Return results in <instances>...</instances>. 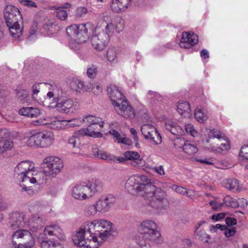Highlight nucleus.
I'll return each instance as SVG.
<instances>
[{
  "mask_svg": "<svg viewBox=\"0 0 248 248\" xmlns=\"http://www.w3.org/2000/svg\"><path fill=\"white\" fill-rule=\"evenodd\" d=\"M30 118H35L41 114L40 110L36 108L30 107Z\"/></svg>",
  "mask_w": 248,
  "mask_h": 248,
  "instance_id": "052dcab7",
  "label": "nucleus"
},
{
  "mask_svg": "<svg viewBox=\"0 0 248 248\" xmlns=\"http://www.w3.org/2000/svg\"><path fill=\"white\" fill-rule=\"evenodd\" d=\"M56 25L52 22L46 21L43 26L44 30L47 34H53L56 31Z\"/></svg>",
  "mask_w": 248,
  "mask_h": 248,
  "instance_id": "37998d69",
  "label": "nucleus"
},
{
  "mask_svg": "<svg viewBox=\"0 0 248 248\" xmlns=\"http://www.w3.org/2000/svg\"><path fill=\"white\" fill-rule=\"evenodd\" d=\"M54 139V135L52 132H40L29 137L26 144L28 146L46 148L53 143Z\"/></svg>",
  "mask_w": 248,
  "mask_h": 248,
  "instance_id": "0eeeda50",
  "label": "nucleus"
},
{
  "mask_svg": "<svg viewBox=\"0 0 248 248\" xmlns=\"http://www.w3.org/2000/svg\"><path fill=\"white\" fill-rule=\"evenodd\" d=\"M46 95L50 102L55 103L54 107L61 113H73L78 108L77 102L72 99L60 96L55 92L49 91Z\"/></svg>",
  "mask_w": 248,
  "mask_h": 248,
  "instance_id": "39448f33",
  "label": "nucleus"
},
{
  "mask_svg": "<svg viewBox=\"0 0 248 248\" xmlns=\"http://www.w3.org/2000/svg\"><path fill=\"white\" fill-rule=\"evenodd\" d=\"M25 215L23 213L15 212L10 216V225L13 229L24 227L26 222L24 221Z\"/></svg>",
  "mask_w": 248,
  "mask_h": 248,
  "instance_id": "6ab92c4d",
  "label": "nucleus"
},
{
  "mask_svg": "<svg viewBox=\"0 0 248 248\" xmlns=\"http://www.w3.org/2000/svg\"><path fill=\"white\" fill-rule=\"evenodd\" d=\"M117 50L114 47L109 48L107 52V58L109 62H114L117 58Z\"/></svg>",
  "mask_w": 248,
  "mask_h": 248,
  "instance_id": "49530a36",
  "label": "nucleus"
},
{
  "mask_svg": "<svg viewBox=\"0 0 248 248\" xmlns=\"http://www.w3.org/2000/svg\"><path fill=\"white\" fill-rule=\"evenodd\" d=\"M115 202V198L112 195H107L101 197L95 202L98 213L108 212Z\"/></svg>",
  "mask_w": 248,
  "mask_h": 248,
  "instance_id": "ddd939ff",
  "label": "nucleus"
},
{
  "mask_svg": "<svg viewBox=\"0 0 248 248\" xmlns=\"http://www.w3.org/2000/svg\"><path fill=\"white\" fill-rule=\"evenodd\" d=\"M104 20L108 21L105 27L106 32L105 33L108 35L109 40L110 36L115 31L119 33L124 28V21L122 19H119L117 20H112L110 16H106L104 17Z\"/></svg>",
  "mask_w": 248,
  "mask_h": 248,
  "instance_id": "f8f14e48",
  "label": "nucleus"
},
{
  "mask_svg": "<svg viewBox=\"0 0 248 248\" xmlns=\"http://www.w3.org/2000/svg\"><path fill=\"white\" fill-rule=\"evenodd\" d=\"M86 182L87 189H88L87 192L90 196L95 194L101 188V183L99 180L94 179H92L91 181Z\"/></svg>",
  "mask_w": 248,
  "mask_h": 248,
  "instance_id": "bb28decb",
  "label": "nucleus"
},
{
  "mask_svg": "<svg viewBox=\"0 0 248 248\" xmlns=\"http://www.w3.org/2000/svg\"><path fill=\"white\" fill-rule=\"evenodd\" d=\"M198 41V36L193 32H183L179 46L182 48H188L195 45Z\"/></svg>",
  "mask_w": 248,
  "mask_h": 248,
  "instance_id": "f3484780",
  "label": "nucleus"
},
{
  "mask_svg": "<svg viewBox=\"0 0 248 248\" xmlns=\"http://www.w3.org/2000/svg\"><path fill=\"white\" fill-rule=\"evenodd\" d=\"M209 204L214 210L219 211L221 209L223 203L217 202L216 201H213L209 202Z\"/></svg>",
  "mask_w": 248,
  "mask_h": 248,
  "instance_id": "bf43d9fd",
  "label": "nucleus"
},
{
  "mask_svg": "<svg viewBox=\"0 0 248 248\" xmlns=\"http://www.w3.org/2000/svg\"><path fill=\"white\" fill-rule=\"evenodd\" d=\"M44 235L49 240L62 239L63 232L62 228L57 224H52L46 226L44 231Z\"/></svg>",
  "mask_w": 248,
  "mask_h": 248,
  "instance_id": "2eb2a0df",
  "label": "nucleus"
},
{
  "mask_svg": "<svg viewBox=\"0 0 248 248\" xmlns=\"http://www.w3.org/2000/svg\"><path fill=\"white\" fill-rule=\"evenodd\" d=\"M224 140V142L221 143L220 144H217V146H213V149L216 150L217 148L221 150H227L230 148V144L227 140H226L225 139V137L224 136V139H222Z\"/></svg>",
  "mask_w": 248,
  "mask_h": 248,
  "instance_id": "864d4df0",
  "label": "nucleus"
},
{
  "mask_svg": "<svg viewBox=\"0 0 248 248\" xmlns=\"http://www.w3.org/2000/svg\"><path fill=\"white\" fill-rule=\"evenodd\" d=\"M148 239H145L144 237H138L137 243L139 246V248H151Z\"/></svg>",
  "mask_w": 248,
  "mask_h": 248,
  "instance_id": "3c124183",
  "label": "nucleus"
},
{
  "mask_svg": "<svg viewBox=\"0 0 248 248\" xmlns=\"http://www.w3.org/2000/svg\"><path fill=\"white\" fill-rule=\"evenodd\" d=\"M87 9L84 7H78L76 11V16L78 17H82L87 13Z\"/></svg>",
  "mask_w": 248,
  "mask_h": 248,
  "instance_id": "69168bd1",
  "label": "nucleus"
},
{
  "mask_svg": "<svg viewBox=\"0 0 248 248\" xmlns=\"http://www.w3.org/2000/svg\"><path fill=\"white\" fill-rule=\"evenodd\" d=\"M208 139L206 140L207 142L210 141L209 139L217 138L218 140L224 139V135H222L220 132L215 129L211 130L208 133Z\"/></svg>",
  "mask_w": 248,
  "mask_h": 248,
  "instance_id": "09e8293b",
  "label": "nucleus"
},
{
  "mask_svg": "<svg viewBox=\"0 0 248 248\" xmlns=\"http://www.w3.org/2000/svg\"><path fill=\"white\" fill-rule=\"evenodd\" d=\"M98 211L96 205H95V203L93 204L87 206L84 210L85 214L87 217L93 216Z\"/></svg>",
  "mask_w": 248,
  "mask_h": 248,
  "instance_id": "a18cd8bd",
  "label": "nucleus"
},
{
  "mask_svg": "<svg viewBox=\"0 0 248 248\" xmlns=\"http://www.w3.org/2000/svg\"><path fill=\"white\" fill-rule=\"evenodd\" d=\"M239 155L248 160V144L244 145L241 147Z\"/></svg>",
  "mask_w": 248,
  "mask_h": 248,
  "instance_id": "6e6d98bb",
  "label": "nucleus"
},
{
  "mask_svg": "<svg viewBox=\"0 0 248 248\" xmlns=\"http://www.w3.org/2000/svg\"><path fill=\"white\" fill-rule=\"evenodd\" d=\"M62 160L58 157L50 156L43 160V168L48 175L56 176L63 168Z\"/></svg>",
  "mask_w": 248,
  "mask_h": 248,
  "instance_id": "9d476101",
  "label": "nucleus"
},
{
  "mask_svg": "<svg viewBox=\"0 0 248 248\" xmlns=\"http://www.w3.org/2000/svg\"><path fill=\"white\" fill-rule=\"evenodd\" d=\"M107 91L113 107L120 115L125 118L135 117L134 109L127 100L123 99L124 96L116 85H109Z\"/></svg>",
  "mask_w": 248,
  "mask_h": 248,
  "instance_id": "7ed1b4c3",
  "label": "nucleus"
},
{
  "mask_svg": "<svg viewBox=\"0 0 248 248\" xmlns=\"http://www.w3.org/2000/svg\"><path fill=\"white\" fill-rule=\"evenodd\" d=\"M40 84H35L32 87V97L34 100H37V95L40 92Z\"/></svg>",
  "mask_w": 248,
  "mask_h": 248,
  "instance_id": "13d9d810",
  "label": "nucleus"
},
{
  "mask_svg": "<svg viewBox=\"0 0 248 248\" xmlns=\"http://www.w3.org/2000/svg\"><path fill=\"white\" fill-rule=\"evenodd\" d=\"M28 94L26 92H20L18 94V99L22 103L28 102Z\"/></svg>",
  "mask_w": 248,
  "mask_h": 248,
  "instance_id": "680f3d73",
  "label": "nucleus"
},
{
  "mask_svg": "<svg viewBox=\"0 0 248 248\" xmlns=\"http://www.w3.org/2000/svg\"><path fill=\"white\" fill-rule=\"evenodd\" d=\"M77 87L82 91H88L89 83H85L83 81L79 80L77 82Z\"/></svg>",
  "mask_w": 248,
  "mask_h": 248,
  "instance_id": "e2e57ef3",
  "label": "nucleus"
},
{
  "mask_svg": "<svg viewBox=\"0 0 248 248\" xmlns=\"http://www.w3.org/2000/svg\"><path fill=\"white\" fill-rule=\"evenodd\" d=\"M35 243L32 234L26 230L16 231L13 235L12 243L15 248H33Z\"/></svg>",
  "mask_w": 248,
  "mask_h": 248,
  "instance_id": "6e6552de",
  "label": "nucleus"
},
{
  "mask_svg": "<svg viewBox=\"0 0 248 248\" xmlns=\"http://www.w3.org/2000/svg\"><path fill=\"white\" fill-rule=\"evenodd\" d=\"M30 107L23 108L19 109V114L22 116L30 117Z\"/></svg>",
  "mask_w": 248,
  "mask_h": 248,
  "instance_id": "338daca9",
  "label": "nucleus"
},
{
  "mask_svg": "<svg viewBox=\"0 0 248 248\" xmlns=\"http://www.w3.org/2000/svg\"><path fill=\"white\" fill-rule=\"evenodd\" d=\"M93 153L94 156L98 158L104 160H112V156L105 151L99 150L97 145L93 146Z\"/></svg>",
  "mask_w": 248,
  "mask_h": 248,
  "instance_id": "2f4dec72",
  "label": "nucleus"
},
{
  "mask_svg": "<svg viewBox=\"0 0 248 248\" xmlns=\"http://www.w3.org/2000/svg\"><path fill=\"white\" fill-rule=\"evenodd\" d=\"M70 7L71 4L69 3L66 2L61 6H53L52 9L58 10L56 15L59 19L62 20H65L68 16L67 12L65 9L70 8Z\"/></svg>",
  "mask_w": 248,
  "mask_h": 248,
  "instance_id": "c85d7f7f",
  "label": "nucleus"
},
{
  "mask_svg": "<svg viewBox=\"0 0 248 248\" xmlns=\"http://www.w3.org/2000/svg\"><path fill=\"white\" fill-rule=\"evenodd\" d=\"M14 143L13 141L10 140H0V154L4 152L10 150L13 147Z\"/></svg>",
  "mask_w": 248,
  "mask_h": 248,
  "instance_id": "e433bc0d",
  "label": "nucleus"
},
{
  "mask_svg": "<svg viewBox=\"0 0 248 248\" xmlns=\"http://www.w3.org/2000/svg\"><path fill=\"white\" fill-rule=\"evenodd\" d=\"M195 237L201 241L208 242L210 236L203 230H195L194 232Z\"/></svg>",
  "mask_w": 248,
  "mask_h": 248,
  "instance_id": "ea45409f",
  "label": "nucleus"
},
{
  "mask_svg": "<svg viewBox=\"0 0 248 248\" xmlns=\"http://www.w3.org/2000/svg\"><path fill=\"white\" fill-rule=\"evenodd\" d=\"M125 186L135 189L145 200L148 201L150 206L155 209L162 210L169 207V202L166 192L151 184L150 180L145 175L130 177Z\"/></svg>",
  "mask_w": 248,
  "mask_h": 248,
  "instance_id": "f257e3e1",
  "label": "nucleus"
},
{
  "mask_svg": "<svg viewBox=\"0 0 248 248\" xmlns=\"http://www.w3.org/2000/svg\"><path fill=\"white\" fill-rule=\"evenodd\" d=\"M92 24L89 22L78 25L72 24L66 28L67 34L77 44H83L89 38L88 28Z\"/></svg>",
  "mask_w": 248,
  "mask_h": 248,
  "instance_id": "423d86ee",
  "label": "nucleus"
},
{
  "mask_svg": "<svg viewBox=\"0 0 248 248\" xmlns=\"http://www.w3.org/2000/svg\"><path fill=\"white\" fill-rule=\"evenodd\" d=\"M9 132L6 129H0V140H5L4 139L8 138L9 136Z\"/></svg>",
  "mask_w": 248,
  "mask_h": 248,
  "instance_id": "774afa93",
  "label": "nucleus"
},
{
  "mask_svg": "<svg viewBox=\"0 0 248 248\" xmlns=\"http://www.w3.org/2000/svg\"><path fill=\"white\" fill-rule=\"evenodd\" d=\"M59 123V121L56 120V119L54 117H46L45 118H41L39 120L33 121L32 124L34 125H50L51 127L52 126L56 124V123Z\"/></svg>",
  "mask_w": 248,
  "mask_h": 248,
  "instance_id": "72a5a7b5",
  "label": "nucleus"
},
{
  "mask_svg": "<svg viewBox=\"0 0 248 248\" xmlns=\"http://www.w3.org/2000/svg\"><path fill=\"white\" fill-rule=\"evenodd\" d=\"M54 177L51 175H48L47 172H45V170L36 173L35 175L31 176L30 181L31 186V184L37 183V184H46L49 179Z\"/></svg>",
  "mask_w": 248,
  "mask_h": 248,
  "instance_id": "412c9836",
  "label": "nucleus"
},
{
  "mask_svg": "<svg viewBox=\"0 0 248 248\" xmlns=\"http://www.w3.org/2000/svg\"><path fill=\"white\" fill-rule=\"evenodd\" d=\"M147 98L153 104H157L159 100L161 99V97L157 93L152 91L148 92Z\"/></svg>",
  "mask_w": 248,
  "mask_h": 248,
  "instance_id": "c03bdc74",
  "label": "nucleus"
},
{
  "mask_svg": "<svg viewBox=\"0 0 248 248\" xmlns=\"http://www.w3.org/2000/svg\"><path fill=\"white\" fill-rule=\"evenodd\" d=\"M236 230L235 227H232L231 228H227L225 230L224 234L225 236L227 237H231L233 236L236 233Z\"/></svg>",
  "mask_w": 248,
  "mask_h": 248,
  "instance_id": "0e129e2a",
  "label": "nucleus"
},
{
  "mask_svg": "<svg viewBox=\"0 0 248 248\" xmlns=\"http://www.w3.org/2000/svg\"><path fill=\"white\" fill-rule=\"evenodd\" d=\"M97 66L92 64L90 67L88 68L87 70V75L90 78H94L98 72Z\"/></svg>",
  "mask_w": 248,
  "mask_h": 248,
  "instance_id": "8fccbe9b",
  "label": "nucleus"
},
{
  "mask_svg": "<svg viewBox=\"0 0 248 248\" xmlns=\"http://www.w3.org/2000/svg\"><path fill=\"white\" fill-rule=\"evenodd\" d=\"M86 136L84 131L81 129L73 132L72 136L68 139V143L73 146V148H79L81 144V140Z\"/></svg>",
  "mask_w": 248,
  "mask_h": 248,
  "instance_id": "5701e85b",
  "label": "nucleus"
},
{
  "mask_svg": "<svg viewBox=\"0 0 248 248\" xmlns=\"http://www.w3.org/2000/svg\"><path fill=\"white\" fill-rule=\"evenodd\" d=\"M104 123L101 121L99 124H93L89 125L87 128L82 129L84 131L86 136H89L92 137H99L102 136L100 132L96 131L99 130L98 127L102 128L103 126Z\"/></svg>",
  "mask_w": 248,
  "mask_h": 248,
  "instance_id": "b1692460",
  "label": "nucleus"
},
{
  "mask_svg": "<svg viewBox=\"0 0 248 248\" xmlns=\"http://www.w3.org/2000/svg\"><path fill=\"white\" fill-rule=\"evenodd\" d=\"M178 113L184 117H189L190 115L191 109L189 104L187 102L182 101L178 103L177 106Z\"/></svg>",
  "mask_w": 248,
  "mask_h": 248,
  "instance_id": "7c9ffc66",
  "label": "nucleus"
},
{
  "mask_svg": "<svg viewBox=\"0 0 248 248\" xmlns=\"http://www.w3.org/2000/svg\"><path fill=\"white\" fill-rule=\"evenodd\" d=\"M88 189L86 182H81L77 184L72 189V195L76 199L83 200L87 199Z\"/></svg>",
  "mask_w": 248,
  "mask_h": 248,
  "instance_id": "dca6fc26",
  "label": "nucleus"
},
{
  "mask_svg": "<svg viewBox=\"0 0 248 248\" xmlns=\"http://www.w3.org/2000/svg\"><path fill=\"white\" fill-rule=\"evenodd\" d=\"M109 133L110 135L113 136L115 139V141L118 143H121L128 145H131V140L128 138L121 136L118 131L114 129H111L109 131Z\"/></svg>",
  "mask_w": 248,
  "mask_h": 248,
  "instance_id": "f704fd0d",
  "label": "nucleus"
},
{
  "mask_svg": "<svg viewBox=\"0 0 248 248\" xmlns=\"http://www.w3.org/2000/svg\"><path fill=\"white\" fill-rule=\"evenodd\" d=\"M195 117L197 121L203 123L208 119L207 115L205 114L201 108H197L195 110Z\"/></svg>",
  "mask_w": 248,
  "mask_h": 248,
  "instance_id": "58836bf2",
  "label": "nucleus"
},
{
  "mask_svg": "<svg viewBox=\"0 0 248 248\" xmlns=\"http://www.w3.org/2000/svg\"><path fill=\"white\" fill-rule=\"evenodd\" d=\"M174 146L176 148H182L183 151L188 155H193L198 152L197 146L194 144H192L188 141L185 142L183 139L177 138L174 140Z\"/></svg>",
  "mask_w": 248,
  "mask_h": 248,
  "instance_id": "a211bd4d",
  "label": "nucleus"
},
{
  "mask_svg": "<svg viewBox=\"0 0 248 248\" xmlns=\"http://www.w3.org/2000/svg\"><path fill=\"white\" fill-rule=\"evenodd\" d=\"M141 132L146 139H154L155 135L158 137L156 128L149 124L142 125L141 127Z\"/></svg>",
  "mask_w": 248,
  "mask_h": 248,
  "instance_id": "a878e982",
  "label": "nucleus"
},
{
  "mask_svg": "<svg viewBox=\"0 0 248 248\" xmlns=\"http://www.w3.org/2000/svg\"><path fill=\"white\" fill-rule=\"evenodd\" d=\"M185 130L187 133L189 134L194 137L197 134V131L194 129L193 125L190 124H186L185 125Z\"/></svg>",
  "mask_w": 248,
  "mask_h": 248,
  "instance_id": "4d7b16f0",
  "label": "nucleus"
},
{
  "mask_svg": "<svg viewBox=\"0 0 248 248\" xmlns=\"http://www.w3.org/2000/svg\"><path fill=\"white\" fill-rule=\"evenodd\" d=\"M68 123V125L70 127L79 126L82 124V120L80 119H73L67 121Z\"/></svg>",
  "mask_w": 248,
  "mask_h": 248,
  "instance_id": "5fc2aeb1",
  "label": "nucleus"
},
{
  "mask_svg": "<svg viewBox=\"0 0 248 248\" xmlns=\"http://www.w3.org/2000/svg\"><path fill=\"white\" fill-rule=\"evenodd\" d=\"M172 188L178 193L186 195L188 197H191L192 194L191 193V190H187V189L182 186L174 185Z\"/></svg>",
  "mask_w": 248,
  "mask_h": 248,
  "instance_id": "de8ad7c7",
  "label": "nucleus"
},
{
  "mask_svg": "<svg viewBox=\"0 0 248 248\" xmlns=\"http://www.w3.org/2000/svg\"><path fill=\"white\" fill-rule=\"evenodd\" d=\"M224 187L233 192L239 189V183L238 181L235 178L228 179L224 181Z\"/></svg>",
  "mask_w": 248,
  "mask_h": 248,
  "instance_id": "473e14b6",
  "label": "nucleus"
},
{
  "mask_svg": "<svg viewBox=\"0 0 248 248\" xmlns=\"http://www.w3.org/2000/svg\"><path fill=\"white\" fill-rule=\"evenodd\" d=\"M88 91L92 92L95 95L100 94L102 92V87L97 82L89 83Z\"/></svg>",
  "mask_w": 248,
  "mask_h": 248,
  "instance_id": "a19ab883",
  "label": "nucleus"
},
{
  "mask_svg": "<svg viewBox=\"0 0 248 248\" xmlns=\"http://www.w3.org/2000/svg\"><path fill=\"white\" fill-rule=\"evenodd\" d=\"M4 17L6 24L11 25L19 22L22 19L19 10L15 6H6L4 11Z\"/></svg>",
  "mask_w": 248,
  "mask_h": 248,
  "instance_id": "9b49d317",
  "label": "nucleus"
},
{
  "mask_svg": "<svg viewBox=\"0 0 248 248\" xmlns=\"http://www.w3.org/2000/svg\"><path fill=\"white\" fill-rule=\"evenodd\" d=\"M34 171V164L29 160L20 162L15 168L14 176L25 191L30 190L31 187L30 180L31 176L34 175L32 173Z\"/></svg>",
  "mask_w": 248,
  "mask_h": 248,
  "instance_id": "20e7f679",
  "label": "nucleus"
},
{
  "mask_svg": "<svg viewBox=\"0 0 248 248\" xmlns=\"http://www.w3.org/2000/svg\"><path fill=\"white\" fill-rule=\"evenodd\" d=\"M43 225L42 218L37 215H32L30 218L28 226L32 232H35L41 228Z\"/></svg>",
  "mask_w": 248,
  "mask_h": 248,
  "instance_id": "393cba45",
  "label": "nucleus"
},
{
  "mask_svg": "<svg viewBox=\"0 0 248 248\" xmlns=\"http://www.w3.org/2000/svg\"><path fill=\"white\" fill-rule=\"evenodd\" d=\"M124 156L126 160H132V164L134 166L142 167L145 164V161L140 158V154L137 152L126 151L124 153Z\"/></svg>",
  "mask_w": 248,
  "mask_h": 248,
  "instance_id": "aec40b11",
  "label": "nucleus"
},
{
  "mask_svg": "<svg viewBox=\"0 0 248 248\" xmlns=\"http://www.w3.org/2000/svg\"><path fill=\"white\" fill-rule=\"evenodd\" d=\"M9 28L11 35L15 38H19L22 34L23 27L20 25L19 22L11 25L6 24Z\"/></svg>",
  "mask_w": 248,
  "mask_h": 248,
  "instance_id": "cd10ccee",
  "label": "nucleus"
},
{
  "mask_svg": "<svg viewBox=\"0 0 248 248\" xmlns=\"http://www.w3.org/2000/svg\"><path fill=\"white\" fill-rule=\"evenodd\" d=\"M112 225H110V228H105V230L101 232L98 236L101 240L103 241L107 240L108 239L111 235L112 233L114 232L112 229Z\"/></svg>",
  "mask_w": 248,
  "mask_h": 248,
  "instance_id": "79ce46f5",
  "label": "nucleus"
},
{
  "mask_svg": "<svg viewBox=\"0 0 248 248\" xmlns=\"http://www.w3.org/2000/svg\"><path fill=\"white\" fill-rule=\"evenodd\" d=\"M108 41V35L104 31L93 35L91 37L92 46L97 51L104 50Z\"/></svg>",
  "mask_w": 248,
  "mask_h": 248,
  "instance_id": "4468645a",
  "label": "nucleus"
},
{
  "mask_svg": "<svg viewBox=\"0 0 248 248\" xmlns=\"http://www.w3.org/2000/svg\"><path fill=\"white\" fill-rule=\"evenodd\" d=\"M223 204L226 206H231L233 208L237 207V203L236 201L230 196H226L224 198Z\"/></svg>",
  "mask_w": 248,
  "mask_h": 248,
  "instance_id": "603ef678",
  "label": "nucleus"
},
{
  "mask_svg": "<svg viewBox=\"0 0 248 248\" xmlns=\"http://www.w3.org/2000/svg\"><path fill=\"white\" fill-rule=\"evenodd\" d=\"M132 0H111V10L115 13L124 11L129 6Z\"/></svg>",
  "mask_w": 248,
  "mask_h": 248,
  "instance_id": "4be33fe9",
  "label": "nucleus"
},
{
  "mask_svg": "<svg viewBox=\"0 0 248 248\" xmlns=\"http://www.w3.org/2000/svg\"><path fill=\"white\" fill-rule=\"evenodd\" d=\"M41 248H62L58 242L51 240H44L40 243Z\"/></svg>",
  "mask_w": 248,
  "mask_h": 248,
  "instance_id": "c9c22d12",
  "label": "nucleus"
},
{
  "mask_svg": "<svg viewBox=\"0 0 248 248\" xmlns=\"http://www.w3.org/2000/svg\"><path fill=\"white\" fill-rule=\"evenodd\" d=\"M157 225L152 220H146L142 221L140 225L141 234L138 237H144L150 241H155L160 236V233L157 230Z\"/></svg>",
  "mask_w": 248,
  "mask_h": 248,
  "instance_id": "1a4fd4ad",
  "label": "nucleus"
},
{
  "mask_svg": "<svg viewBox=\"0 0 248 248\" xmlns=\"http://www.w3.org/2000/svg\"><path fill=\"white\" fill-rule=\"evenodd\" d=\"M110 225L112 223L105 219L86 221L73 236V243L80 248H97L102 243L98 241V235L103 229L110 228Z\"/></svg>",
  "mask_w": 248,
  "mask_h": 248,
  "instance_id": "f03ea898",
  "label": "nucleus"
},
{
  "mask_svg": "<svg viewBox=\"0 0 248 248\" xmlns=\"http://www.w3.org/2000/svg\"><path fill=\"white\" fill-rule=\"evenodd\" d=\"M102 119L100 118L95 117L92 115H88L84 117L82 119V124L91 125L95 124H99Z\"/></svg>",
  "mask_w": 248,
  "mask_h": 248,
  "instance_id": "4c0bfd02",
  "label": "nucleus"
},
{
  "mask_svg": "<svg viewBox=\"0 0 248 248\" xmlns=\"http://www.w3.org/2000/svg\"><path fill=\"white\" fill-rule=\"evenodd\" d=\"M166 129L176 136L181 135L183 133V129L173 122L168 121L165 123Z\"/></svg>",
  "mask_w": 248,
  "mask_h": 248,
  "instance_id": "c756f323",
  "label": "nucleus"
}]
</instances>
